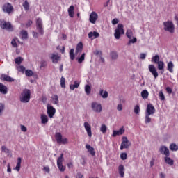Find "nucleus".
<instances>
[{"mask_svg":"<svg viewBox=\"0 0 178 178\" xmlns=\"http://www.w3.org/2000/svg\"><path fill=\"white\" fill-rule=\"evenodd\" d=\"M31 95V92L29 89H24L19 96V100L22 104H27L30 102V97Z\"/></svg>","mask_w":178,"mask_h":178,"instance_id":"nucleus-2","label":"nucleus"},{"mask_svg":"<svg viewBox=\"0 0 178 178\" xmlns=\"http://www.w3.org/2000/svg\"><path fill=\"white\" fill-rule=\"evenodd\" d=\"M126 35L129 40H131V38H133V31L128 29L126 32Z\"/></svg>","mask_w":178,"mask_h":178,"instance_id":"nucleus-37","label":"nucleus"},{"mask_svg":"<svg viewBox=\"0 0 178 178\" xmlns=\"http://www.w3.org/2000/svg\"><path fill=\"white\" fill-rule=\"evenodd\" d=\"M68 15L70 17H74V6H70L68 8Z\"/></svg>","mask_w":178,"mask_h":178,"instance_id":"nucleus-29","label":"nucleus"},{"mask_svg":"<svg viewBox=\"0 0 178 178\" xmlns=\"http://www.w3.org/2000/svg\"><path fill=\"white\" fill-rule=\"evenodd\" d=\"M118 172L121 177H124V166L123 165H119Z\"/></svg>","mask_w":178,"mask_h":178,"instance_id":"nucleus-26","label":"nucleus"},{"mask_svg":"<svg viewBox=\"0 0 178 178\" xmlns=\"http://www.w3.org/2000/svg\"><path fill=\"white\" fill-rule=\"evenodd\" d=\"M21 130L22 131H24V133H26V131H27V128L24 125H21Z\"/></svg>","mask_w":178,"mask_h":178,"instance_id":"nucleus-61","label":"nucleus"},{"mask_svg":"<svg viewBox=\"0 0 178 178\" xmlns=\"http://www.w3.org/2000/svg\"><path fill=\"white\" fill-rule=\"evenodd\" d=\"M155 112H156V110L154 105L151 104H147L146 111H145V115H154Z\"/></svg>","mask_w":178,"mask_h":178,"instance_id":"nucleus-13","label":"nucleus"},{"mask_svg":"<svg viewBox=\"0 0 178 178\" xmlns=\"http://www.w3.org/2000/svg\"><path fill=\"white\" fill-rule=\"evenodd\" d=\"M48 66V63L45 60H42L40 61V69H44V67H47Z\"/></svg>","mask_w":178,"mask_h":178,"instance_id":"nucleus-39","label":"nucleus"},{"mask_svg":"<svg viewBox=\"0 0 178 178\" xmlns=\"http://www.w3.org/2000/svg\"><path fill=\"white\" fill-rule=\"evenodd\" d=\"M91 108L95 113H101L102 112V105L97 102H92Z\"/></svg>","mask_w":178,"mask_h":178,"instance_id":"nucleus-6","label":"nucleus"},{"mask_svg":"<svg viewBox=\"0 0 178 178\" xmlns=\"http://www.w3.org/2000/svg\"><path fill=\"white\" fill-rule=\"evenodd\" d=\"M149 72L153 75L154 79H158L159 74L158 73V70L155 65L150 64L148 65Z\"/></svg>","mask_w":178,"mask_h":178,"instance_id":"nucleus-9","label":"nucleus"},{"mask_svg":"<svg viewBox=\"0 0 178 178\" xmlns=\"http://www.w3.org/2000/svg\"><path fill=\"white\" fill-rule=\"evenodd\" d=\"M151 116L150 115H148V114H145V123L146 124H148V123H151V118L150 117Z\"/></svg>","mask_w":178,"mask_h":178,"instance_id":"nucleus-48","label":"nucleus"},{"mask_svg":"<svg viewBox=\"0 0 178 178\" xmlns=\"http://www.w3.org/2000/svg\"><path fill=\"white\" fill-rule=\"evenodd\" d=\"M21 166H22V158L19 157L17 159V165L15 167V170H17V172H19Z\"/></svg>","mask_w":178,"mask_h":178,"instance_id":"nucleus-33","label":"nucleus"},{"mask_svg":"<svg viewBox=\"0 0 178 178\" xmlns=\"http://www.w3.org/2000/svg\"><path fill=\"white\" fill-rule=\"evenodd\" d=\"M1 80H4V81H8L9 83H12L15 81V79L13 78L6 75V74H3L1 76Z\"/></svg>","mask_w":178,"mask_h":178,"instance_id":"nucleus-23","label":"nucleus"},{"mask_svg":"<svg viewBox=\"0 0 178 178\" xmlns=\"http://www.w3.org/2000/svg\"><path fill=\"white\" fill-rule=\"evenodd\" d=\"M63 161H65V159L63 158V153H62L57 159V166L60 172H65L66 169V167L63 166Z\"/></svg>","mask_w":178,"mask_h":178,"instance_id":"nucleus-7","label":"nucleus"},{"mask_svg":"<svg viewBox=\"0 0 178 178\" xmlns=\"http://www.w3.org/2000/svg\"><path fill=\"white\" fill-rule=\"evenodd\" d=\"M70 58L71 60H74V49H71L70 51Z\"/></svg>","mask_w":178,"mask_h":178,"instance_id":"nucleus-51","label":"nucleus"},{"mask_svg":"<svg viewBox=\"0 0 178 178\" xmlns=\"http://www.w3.org/2000/svg\"><path fill=\"white\" fill-rule=\"evenodd\" d=\"M164 161H165V163H167V165H169L170 166H173V165L175 163V161H173V159H172L170 157H169V156H165L164 157Z\"/></svg>","mask_w":178,"mask_h":178,"instance_id":"nucleus-22","label":"nucleus"},{"mask_svg":"<svg viewBox=\"0 0 178 178\" xmlns=\"http://www.w3.org/2000/svg\"><path fill=\"white\" fill-rule=\"evenodd\" d=\"M85 58H86V54L83 53L80 56V58H77L78 63H83V62H84Z\"/></svg>","mask_w":178,"mask_h":178,"instance_id":"nucleus-43","label":"nucleus"},{"mask_svg":"<svg viewBox=\"0 0 178 178\" xmlns=\"http://www.w3.org/2000/svg\"><path fill=\"white\" fill-rule=\"evenodd\" d=\"M51 99L54 104V105H58V104H59V97L56 95H54L51 97Z\"/></svg>","mask_w":178,"mask_h":178,"instance_id":"nucleus-35","label":"nucleus"},{"mask_svg":"<svg viewBox=\"0 0 178 178\" xmlns=\"http://www.w3.org/2000/svg\"><path fill=\"white\" fill-rule=\"evenodd\" d=\"M88 37L90 38H98V37H99V33L97 31L90 32L88 33Z\"/></svg>","mask_w":178,"mask_h":178,"instance_id":"nucleus-32","label":"nucleus"},{"mask_svg":"<svg viewBox=\"0 0 178 178\" xmlns=\"http://www.w3.org/2000/svg\"><path fill=\"white\" fill-rule=\"evenodd\" d=\"M100 131L103 134H105L106 133V125L105 124H102L100 127Z\"/></svg>","mask_w":178,"mask_h":178,"instance_id":"nucleus-52","label":"nucleus"},{"mask_svg":"<svg viewBox=\"0 0 178 178\" xmlns=\"http://www.w3.org/2000/svg\"><path fill=\"white\" fill-rule=\"evenodd\" d=\"M173 67H175V64L172 61H170L167 64V70L170 72V73H173Z\"/></svg>","mask_w":178,"mask_h":178,"instance_id":"nucleus-27","label":"nucleus"},{"mask_svg":"<svg viewBox=\"0 0 178 178\" xmlns=\"http://www.w3.org/2000/svg\"><path fill=\"white\" fill-rule=\"evenodd\" d=\"M110 55L111 58L113 59L114 60L118 59V53L116 51H111Z\"/></svg>","mask_w":178,"mask_h":178,"instance_id":"nucleus-50","label":"nucleus"},{"mask_svg":"<svg viewBox=\"0 0 178 178\" xmlns=\"http://www.w3.org/2000/svg\"><path fill=\"white\" fill-rule=\"evenodd\" d=\"M117 110L119 111H123V106L121 104H118L117 106Z\"/></svg>","mask_w":178,"mask_h":178,"instance_id":"nucleus-59","label":"nucleus"},{"mask_svg":"<svg viewBox=\"0 0 178 178\" xmlns=\"http://www.w3.org/2000/svg\"><path fill=\"white\" fill-rule=\"evenodd\" d=\"M169 148L172 152L178 151V145L176 143H171Z\"/></svg>","mask_w":178,"mask_h":178,"instance_id":"nucleus-34","label":"nucleus"},{"mask_svg":"<svg viewBox=\"0 0 178 178\" xmlns=\"http://www.w3.org/2000/svg\"><path fill=\"white\" fill-rule=\"evenodd\" d=\"M3 112H5V104L0 103V116L3 115Z\"/></svg>","mask_w":178,"mask_h":178,"instance_id":"nucleus-44","label":"nucleus"},{"mask_svg":"<svg viewBox=\"0 0 178 178\" xmlns=\"http://www.w3.org/2000/svg\"><path fill=\"white\" fill-rule=\"evenodd\" d=\"M22 6L24 7L25 10H29L30 9V4L29 3V1H25L24 3L22 4Z\"/></svg>","mask_w":178,"mask_h":178,"instance_id":"nucleus-47","label":"nucleus"},{"mask_svg":"<svg viewBox=\"0 0 178 178\" xmlns=\"http://www.w3.org/2000/svg\"><path fill=\"white\" fill-rule=\"evenodd\" d=\"M3 11L8 15L13 12V6L10 3H5L2 7Z\"/></svg>","mask_w":178,"mask_h":178,"instance_id":"nucleus-11","label":"nucleus"},{"mask_svg":"<svg viewBox=\"0 0 178 178\" xmlns=\"http://www.w3.org/2000/svg\"><path fill=\"white\" fill-rule=\"evenodd\" d=\"M44 172H46L47 173H49V167L45 166L43 168Z\"/></svg>","mask_w":178,"mask_h":178,"instance_id":"nucleus-63","label":"nucleus"},{"mask_svg":"<svg viewBox=\"0 0 178 178\" xmlns=\"http://www.w3.org/2000/svg\"><path fill=\"white\" fill-rule=\"evenodd\" d=\"M82 51H83V43L82 42H79L76 45L75 55H79V54H81Z\"/></svg>","mask_w":178,"mask_h":178,"instance_id":"nucleus-24","label":"nucleus"},{"mask_svg":"<svg viewBox=\"0 0 178 178\" xmlns=\"http://www.w3.org/2000/svg\"><path fill=\"white\" fill-rule=\"evenodd\" d=\"M79 86H80V82H79V81H75L74 82V84L70 85V88L73 91L74 90L75 88H79Z\"/></svg>","mask_w":178,"mask_h":178,"instance_id":"nucleus-28","label":"nucleus"},{"mask_svg":"<svg viewBox=\"0 0 178 178\" xmlns=\"http://www.w3.org/2000/svg\"><path fill=\"white\" fill-rule=\"evenodd\" d=\"M119 23V19L115 18L112 20V24H118Z\"/></svg>","mask_w":178,"mask_h":178,"instance_id":"nucleus-60","label":"nucleus"},{"mask_svg":"<svg viewBox=\"0 0 178 178\" xmlns=\"http://www.w3.org/2000/svg\"><path fill=\"white\" fill-rule=\"evenodd\" d=\"M1 151L2 152H4V154H7V156L12 158V152L6 146H2Z\"/></svg>","mask_w":178,"mask_h":178,"instance_id":"nucleus-20","label":"nucleus"},{"mask_svg":"<svg viewBox=\"0 0 178 178\" xmlns=\"http://www.w3.org/2000/svg\"><path fill=\"white\" fill-rule=\"evenodd\" d=\"M148 95H149V93L147 90H144L141 92V97L143 99H147L148 98Z\"/></svg>","mask_w":178,"mask_h":178,"instance_id":"nucleus-36","label":"nucleus"},{"mask_svg":"<svg viewBox=\"0 0 178 178\" xmlns=\"http://www.w3.org/2000/svg\"><path fill=\"white\" fill-rule=\"evenodd\" d=\"M25 74L27 77H31V76H33V74H34V72H33V71L31 70H26L25 71Z\"/></svg>","mask_w":178,"mask_h":178,"instance_id":"nucleus-49","label":"nucleus"},{"mask_svg":"<svg viewBox=\"0 0 178 178\" xmlns=\"http://www.w3.org/2000/svg\"><path fill=\"white\" fill-rule=\"evenodd\" d=\"M31 24H33V21L29 20V21H28L27 23L26 24V27H30Z\"/></svg>","mask_w":178,"mask_h":178,"instance_id":"nucleus-64","label":"nucleus"},{"mask_svg":"<svg viewBox=\"0 0 178 178\" xmlns=\"http://www.w3.org/2000/svg\"><path fill=\"white\" fill-rule=\"evenodd\" d=\"M131 146V142H130L129 139H127V137L123 136L122 138V143L120 147V150L123 151V149H127L130 148Z\"/></svg>","mask_w":178,"mask_h":178,"instance_id":"nucleus-5","label":"nucleus"},{"mask_svg":"<svg viewBox=\"0 0 178 178\" xmlns=\"http://www.w3.org/2000/svg\"><path fill=\"white\" fill-rule=\"evenodd\" d=\"M17 42H20V41H19V40H17V38H14L12 41H11V45H13V47L14 48H17Z\"/></svg>","mask_w":178,"mask_h":178,"instance_id":"nucleus-45","label":"nucleus"},{"mask_svg":"<svg viewBox=\"0 0 178 178\" xmlns=\"http://www.w3.org/2000/svg\"><path fill=\"white\" fill-rule=\"evenodd\" d=\"M36 27L38 31H39L40 34H44V29H42V19L40 18L36 19Z\"/></svg>","mask_w":178,"mask_h":178,"instance_id":"nucleus-14","label":"nucleus"},{"mask_svg":"<svg viewBox=\"0 0 178 178\" xmlns=\"http://www.w3.org/2000/svg\"><path fill=\"white\" fill-rule=\"evenodd\" d=\"M145 58H147V54L141 53L140 54V59L144 60V59H145Z\"/></svg>","mask_w":178,"mask_h":178,"instance_id":"nucleus-57","label":"nucleus"},{"mask_svg":"<svg viewBox=\"0 0 178 178\" xmlns=\"http://www.w3.org/2000/svg\"><path fill=\"white\" fill-rule=\"evenodd\" d=\"M86 148L88 150V152H89L90 155H92V156H95V151L94 150V147H91V145L87 144V145H86Z\"/></svg>","mask_w":178,"mask_h":178,"instance_id":"nucleus-25","label":"nucleus"},{"mask_svg":"<svg viewBox=\"0 0 178 178\" xmlns=\"http://www.w3.org/2000/svg\"><path fill=\"white\" fill-rule=\"evenodd\" d=\"M159 97L161 101H165V95H163V92L160 91L159 92Z\"/></svg>","mask_w":178,"mask_h":178,"instance_id":"nucleus-55","label":"nucleus"},{"mask_svg":"<svg viewBox=\"0 0 178 178\" xmlns=\"http://www.w3.org/2000/svg\"><path fill=\"white\" fill-rule=\"evenodd\" d=\"M55 137L58 144H67V138H63L61 133H56Z\"/></svg>","mask_w":178,"mask_h":178,"instance_id":"nucleus-10","label":"nucleus"},{"mask_svg":"<svg viewBox=\"0 0 178 178\" xmlns=\"http://www.w3.org/2000/svg\"><path fill=\"white\" fill-rule=\"evenodd\" d=\"M85 92L87 95H90L91 94V86L89 85L85 86Z\"/></svg>","mask_w":178,"mask_h":178,"instance_id":"nucleus-42","label":"nucleus"},{"mask_svg":"<svg viewBox=\"0 0 178 178\" xmlns=\"http://www.w3.org/2000/svg\"><path fill=\"white\" fill-rule=\"evenodd\" d=\"M159 56L155 55L152 58V62L157 65V69L161 71V74L165 73V63L163 61H159Z\"/></svg>","mask_w":178,"mask_h":178,"instance_id":"nucleus-1","label":"nucleus"},{"mask_svg":"<svg viewBox=\"0 0 178 178\" xmlns=\"http://www.w3.org/2000/svg\"><path fill=\"white\" fill-rule=\"evenodd\" d=\"M97 20H98V14L93 11L90 15L89 22H90L92 24H95Z\"/></svg>","mask_w":178,"mask_h":178,"instance_id":"nucleus-16","label":"nucleus"},{"mask_svg":"<svg viewBox=\"0 0 178 178\" xmlns=\"http://www.w3.org/2000/svg\"><path fill=\"white\" fill-rule=\"evenodd\" d=\"M0 26L3 30H7L8 31H13V26H12V24H10V22H6L5 21H1Z\"/></svg>","mask_w":178,"mask_h":178,"instance_id":"nucleus-8","label":"nucleus"},{"mask_svg":"<svg viewBox=\"0 0 178 178\" xmlns=\"http://www.w3.org/2000/svg\"><path fill=\"white\" fill-rule=\"evenodd\" d=\"M0 92H1V94H8V88L0 83Z\"/></svg>","mask_w":178,"mask_h":178,"instance_id":"nucleus-30","label":"nucleus"},{"mask_svg":"<svg viewBox=\"0 0 178 178\" xmlns=\"http://www.w3.org/2000/svg\"><path fill=\"white\" fill-rule=\"evenodd\" d=\"M159 151L161 154H162V155H165V156H170V152H169V149L165 145L161 146L159 148Z\"/></svg>","mask_w":178,"mask_h":178,"instance_id":"nucleus-15","label":"nucleus"},{"mask_svg":"<svg viewBox=\"0 0 178 178\" xmlns=\"http://www.w3.org/2000/svg\"><path fill=\"white\" fill-rule=\"evenodd\" d=\"M165 90H166L168 94H172V90L170 87H167Z\"/></svg>","mask_w":178,"mask_h":178,"instance_id":"nucleus-62","label":"nucleus"},{"mask_svg":"<svg viewBox=\"0 0 178 178\" xmlns=\"http://www.w3.org/2000/svg\"><path fill=\"white\" fill-rule=\"evenodd\" d=\"M40 119H41V123L42 124H47V123H48V116H47V115L42 114Z\"/></svg>","mask_w":178,"mask_h":178,"instance_id":"nucleus-31","label":"nucleus"},{"mask_svg":"<svg viewBox=\"0 0 178 178\" xmlns=\"http://www.w3.org/2000/svg\"><path fill=\"white\" fill-rule=\"evenodd\" d=\"M17 70H18V72H22V73H24V70H26V67H24V66L23 65H19L17 67Z\"/></svg>","mask_w":178,"mask_h":178,"instance_id":"nucleus-54","label":"nucleus"},{"mask_svg":"<svg viewBox=\"0 0 178 178\" xmlns=\"http://www.w3.org/2000/svg\"><path fill=\"white\" fill-rule=\"evenodd\" d=\"M137 42V38L132 37V38L129 39L127 45H130L131 44H136Z\"/></svg>","mask_w":178,"mask_h":178,"instance_id":"nucleus-46","label":"nucleus"},{"mask_svg":"<svg viewBox=\"0 0 178 178\" xmlns=\"http://www.w3.org/2000/svg\"><path fill=\"white\" fill-rule=\"evenodd\" d=\"M50 59L52 60L53 63L56 64L59 60H60V56H59L58 53H54L51 54Z\"/></svg>","mask_w":178,"mask_h":178,"instance_id":"nucleus-18","label":"nucleus"},{"mask_svg":"<svg viewBox=\"0 0 178 178\" xmlns=\"http://www.w3.org/2000/svg\"><path fill=\"white\" fill-rule=\"evenodd\" d=\"M163 25L165 31H168L170 34H173V33H175V24L172 21L165 22Z\"/></svg>","mask_w":178,"mask_h":178,"instance_id":"nucleus-3","label":"nucleus"},{"mask_svg":"<svg viewBox=\"0 0 178 178\" xmlns=\"http://www.w3.org/2000/svg\"><path fill=\"white\" fill-rule=\"evenodd\" d=\"M124 127H122L118 131H113L112 137H116V136H122V134H124Z\"/></svg>","mask_w":178,"mask_h":178,"instance_id":"nucleus-19","label":"nucleus"},{"mask_svg":"<svg viewBox=\"0 0 178 178\" xmlns=\"http://www.w3.org/2000/svg\"><path fill=\"white\" fill-rule=\"evenodd\" d=\"M99 95L103 98V99H106L108 97H109V93H108V91L104 90V89L99 90Z\"/></svg>","mask_w":178,"mask_h":178,"instance_id":"nucleus-21","label":"nucleus"},{"mask_svg":"<svg viewBox=\"0 0 178 178\" xmlns=\"http://www.w3.org/2000/svg\"><path fill=\"white\" fill-rule=\"evenodd\" d=\"M15 62L17 65H20V63L23 62V58L17 57V58H15Z\"/></svg>","mask_w":178,"mask_h":178,"instance_id":"nucleus-53","label":"nucleus"},{"mask_svg":"<svg viewBox=\"0 0 178 178\" xmlns=\"http://www.w3.org/2000/svg\"><path fill=\"white\" fill-rule=\"evenodd\" d=\"M60 86L62 88H66V79L63 76L60 79Z\"/></svg>","mask_w":178,"mask_h":178,"instance_id":"nucleus-38","label":"nucleus"},{"mask_svg":"<svg viewBox=\"0 0 178 178\" xmlns=\"http://www.w3.org/2000/svg\"><path fill=\"white\" fill-rule=\"evenodd\" d=\"M120 158H121V159H122V161H126V159H127V153H121Z\"/></svg>","mask_w":178,"mask_h":178,"instance_id":"nucleus-56","label":"nucleus"},{"mask_svg":"<svg viewBox=\"0 0 178 178\" xmlns=\"http://www.w3.org/2000/svg\"><path fill=\"white\" fill-rule=\"evenodd\" d=\"M124 34V29H123V24H119L115 30L114 37L116 40H120L121 35Z\"/></svg>","mask_w":178,"mask_h":178,"instance_id":"nucleus-4","label":"nucleus"},{"mask_svg":"<svg viewBox=\"0 0 178 178\" xmlns=\"http://www.w3.org/2000/svg\"><path fill=\"white\" fill-rule=\"evenodd\" d=\"M134 112L136 115H139L140 112V105L137 104L134 106Z\"/></svg>","mask_w":178,"mask_h":178,"instance_id":"nucleus-41","label":"nucleus"},{"mask_svg":"<svg viewBox=\"0 0 178 178\" xmlns=\"http://www.w3.org/2000/svg\"><path fill=\"white\" fill-rule=\"evenodd\" d=\"M84 128L88 137L90 138L92 137V131H91V125L88 122H84L83 124Z\"/></svg>","mask_w":178,"mask_h":178,"instance_id":"nucleus-17","label":"nucleus"},{"mask_svg":"<svg viewBox=\"0 0 178 178\" xmlns=\"http://www.w3.org/2000/svg\"><path fill=\"white\" fill-rule=\"evenodd\" d=\"M21 36L22 40H27L28 33L26 31H24V30L21 31Z\"/></svg>","mask_w":178,"mask_h":178,"instance_id":"nucleus-40","label":"nucleus"},{"mask_svg":"<svg viewBox=\"0 0 178 178\" xmlns=\"http://www.w3.org/2000/svg\"><path fill=\"white\" fill-rule=\"evenodd\" d=\"M7 172L12 173V168H10V163H8L7 165Z\"/></svg>","mask_w":178,"mask_h":178,"instance_id":"nucleus-58","label":"nucleus"},{"mask_svg":"<svg viewBox=\"0 0 178 178\" xmlns=\"http://www.w3.org/2000/svg\"><path fill=\"white\" fill-rule=\"evenodd\" d=\"M47 115H49V117H50L51 118H54L56 112V110L55 109V108H54V106H51L50 104H47Z\"/></svg>","mask_w":178,"mask_h":178,"instance_id":"nucleus-12","label":"nucleus"}]
</instances>
